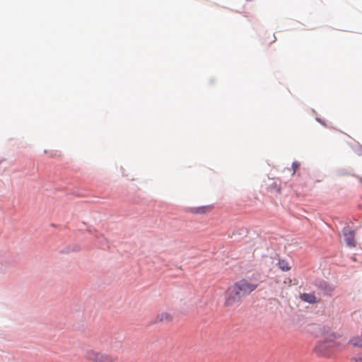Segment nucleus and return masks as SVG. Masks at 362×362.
I'll return each instance as SVG.
<instances>
[{"instance_id": "obj_10", "label": "nucleus", "mask_w": 362, "mask_h": 362, "mask_svg": "<svg viewBox=\"0 0 362 362\" xmlns=\"http://www.w3.org/2000/svg\"><path fill=\"white\" fill-rule=\"evenodd\" d=\"M269 190L272 192H276V194H279L281 192V186H280V185L277 184L276 182H273L269 186Z\"/></svg>"}, {"instance_id": "obj_1", "label": "nucleus", "mask_w": 362, "mask_h": 362, "mask_svg": "<svg viewBox=\"0 0 362 362\" xmlns=\"http://www.w3.org/2000/svg\"><path fill=\"white\" fill-rule=\"evenodd\" d=\"M259 284L243 278L228 286L224 292L223 304L226 307L239 305L245 296L254 291Z\"/></svg>"}, {"instance_id": "obj_4", "label": "nucleus", "mask_w": 362, "mask_h": 362, "mask_svg": "<svg viewBox=\"0 0 362 362\" xmlns=\"http://www.w3.org/2000/svg\"><path fill=\"white\" fill-rule=\"evenodd\" d=\"M214 209L213 205H206L198 207H192L189 209V211L195 214H205L211 212Z\"/></svg>"}, {"instance_id": "obj_7", "label": "nucleus", "mask_w": 362, "mask_h": 362, "mask_svg": "<svg viewBox=\"0 0 362 362\" xmlns=\"http://www.w3.org/2000/svg\"><path fill=\"white\" fill-rule=\"evenodd\" d=\"M300 299L303 301L309 303H315L320 301V299H318L314 293H304L300 295Z\"/></svg>"}, {"instance_id": "obj_2", "label": "nucleus", "mask_w": 362, "mask_h": 362, "mask_svg": "<svg viewBox=\"0 0 362 362\" xmlns=\"http://www.w3.org/2000/svg\"><path fill=\"white\" fill-rule=\"evenodd\" d=\"M339 338V335L324 329L321 339L315 347V353L319 356H330L334 350H340L343 346V344L337 341Z\"/></svg>"}, {"instance_id": "obj_11", "label": "nucleus", "mask_w": 362, "mask_h": 362, "mask_svg": "<svg viewBox=\"0 0 362 362\" xmlns=\"http://www.w3.org/2000/svg\"><path fill=\"white\" fill-rule=\"evenodd\" d=\"M299 166H300V164L296 161H295L292 163V168L293 169V173H295L298 169Z\"/></svg>"}, {"instance_id": "obj_6", "label": "nucleus", "mask_w": 362, "mask_h": 362, "mask_svg": "<svg viewBox=\"0 0 362 362\" xmlns=\"http://www.w3.org/2000/svg\"><path fill=\"white\" fill-rule=\"evenodd\" d=\"M173 320V316L170 313L162 312L156 315L155 322H170Z\"/></svg>"}, {"instance_id": "obj_9", "label": "nucleus", "mask_w": 362, "mask_h": 362, "mask_svg": "<svg viewBox=\"0 0 362 362\" xmlns=\"http://www.w3.org/2000/svg\"><path fill=\"white\" fill-rule=\"evenodd\" d=\"M278 266L279 269L284 272H288L291 269V267L289 266L288 262L284 259L279 260L278 262Z\"/></svg>"}, {"instance_id": "obj_8", "label": "nucleus", "mask_w": 362, "mask_h": 362, "mask_svg": "<svg viewBox=\"0 0 362 362\" xmlns=\"http://www.w3.org/2000/svg\"><path fill=\"white\" fill-rule=\"evenodd\" d=\"M349 344L354 346L362 348V336L357 335L351 337Z\"/></svg>"}, {"instance_id": "obj_5", "label": "nucleus", "mask_w": 362, "mask_h": 362, "mask_svg": "<svg viewBox=\"0 0 362 362\" xmlns=\"http://www.w3.org/2000/svg\"><path fill=\"white\" fill-rule=\"evenodd\" d=\"M344 235L347 245L349 247H354L355 240L354 231L351 230L350 228H345L344 230Z\"/></svg>"}, {"instance_id": "obj_12", "label": "nucleus", "mask_w": 362, "mask_h": 362, "mask_svg": "<svg viewBox=\"0 0 362 362\" xmlns=\"http://www.w3.org/2000/svg\"><path fill=\"white\" fill-rule=\"evenodd\" d=\"M352 360L354 362H362V356H354Z\"/></svg>"}, {"instance_id": "obj_3", "label": "nucleus", "mask_w": 362, "mask_h": 362, "mask_svg": "<svg viewBox=\"0 0 362 362\" xmlns=\"http://www.w3.org/2000/svg\"><path fill=\"white\" fill-rule=\"evenodd\" d=\"M84 358L90 362H117V357L113 354L100 351L93 349L86 351Z\"/></svg>"}]
</instances>
